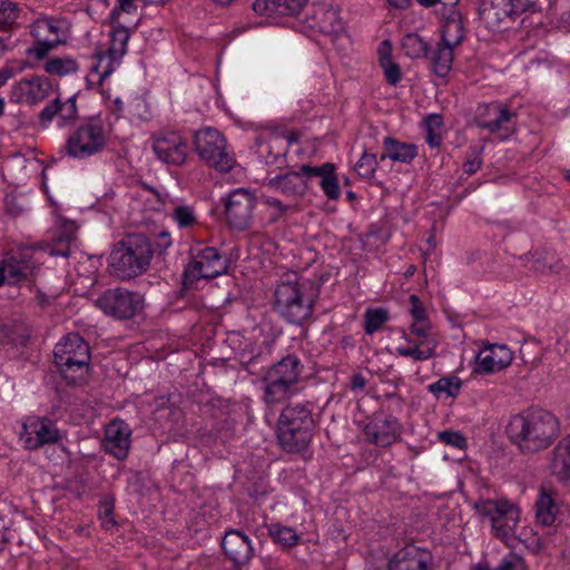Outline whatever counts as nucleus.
Here are the masks:
<instances>
[{"label":"nucleus","mask_w":570,"mask_h":570,"mask_svg":"<svg viewBox=\"0 0 570 570\" xmlns=\"http://www.w3.org/2000/svg\"><path fill=\"white\" fill-rule=\"evenodd\" d=\"M508 433L521 452L533 453L552 444L559 434V422L546 410H529L510 420Z\"/></svg>","instance_id":"1"},{"label":"nucleus","mask_w":570,"mask_h":570,"mask_svg":"<svg viewBox=\"0 0 570 570\" xmlns=\"http://www.w3.org/2000/svg\"><path fill=\"white\" fill-rule=\"evenodd\" d=\"M112 137L109 118L96 114L80 120L68 134L63 151L76 160H86L102 154Z\"/></svg>","instance_id":"2"},{"label":"nucleus","mask_w":570,"mask_h":570,"mask_svg":"<svg viewBox=\"0 0 570 570\" xmlns=\"http://www.w3.org/2000/svg\"><path fill=\"white\" fill-rule=\"evenodd\" d=\"M153 258L149 239L142 234H130L117 242L109 255L110 273L121 279L142 274Z\"/></svg>","instance_id":"3"},{"label":"nucleus","mask_w":570,"mask_h":570,"mask_svg":"<svg viewBox=\"0 0 570 570\" xmlns=\"http://www.w3.org/2000/svg\"><path fill=\"white\" fill-rule=\"evenodd\" d=\"M275 308L289 323L299 324L313 313L316 294L308 281L288 279L275 289Z\"/></svg>","instance_id":"4"},{"label":"nucleus","mask_w":570,"mask_h":570,"mask_svg":"<svg viewBox=\"0 0 570 570\" xmlns=\"http://www.w3.org/2000/svg\"><path fill=\"white\" fill-rule=\"evenodd\" d=\"M53 363L67 383L78 384L89 372L88 344L79 334H67L55 346Z\"/></svg>","instance_id":"5"},{"label":"nucleus","mask_w":570,"mask_h":570,"mask_svg":"<svg viewBox=\"0 0 570 570\" xmlns=\"http://www.w3.org/2000/svg\"><path fill=\"white\" fill-rule=\"evenodd\" d=\"M313 420L308 406L297 403L283 409L278 425L277 439L287 452L303 451L312 439Z\"/></svg>","instance_id":"6"},{"label":"nucleus","mask_w":570,"mask_h":570,"mask_svg":"<svg viewBox=\"0 0 570 570\" xmlns=\"http://www.w3.org/2000/svg\"><path fill=\"white\" fill-rule=\"evenodd\" d=\"M303 365L295 355H287L272 365L263 377L264 401L278 403L297 391Z\"/></svg>","instance_id":"7"},{"label":"nucleus","mask_w":570,"mask_h":570,"mask_svg":"<svg viewBox=\"0 0 570 570\" xmlns=\"http://www.w3.org/2000/svg\"><path fill=\"white\" fill-rule=\"evenodd\" d=\"M476 513L488 520L497 538L509 542L520 521V510L507 499H485L474 503Z\"/></svg>","instance_id":"8"},{"label":"nucleus","mask_w":570,"mask_h":570,"mask_svg":"<svg viewBox=\"0 0 570 570\" xmlns=\"http://www.w3.org/2000/svg\"><path fill=\"white\" fill-rule=\"evenodd\" d=\"M36 40L28 53L36 59H43L51 50L65 45L70 37V23L65 18L43 16L30 26Z\"/></svg>","instance_id":"9"},{"label":"nucleus","mask_w":570,"mask_h":570,"mask_svg":"<svg viewBox=\"0 0 570 570\" xmlns=\"http://www.w3.org/2000/svg\"><path fill=\"white\" fill-rule=\"evenodd\" d=\"M403 338L407 345L397 346V355L414 361H426L435 355L439 340L430 318L410 322L409 333H404Z\"/></svg>","instance_id":"10"},{"label":"nucleus","mask_w":570,"mask_h":570,"mask_svg":"<svg viewBox=\"0 0 570 570\" xmlns=\"http://www.w3.org/2000/svg\"><path fill=\"white\" fill-rule=\"evenodd\" d=\"M195 149L198 156L215 169L226 173L229 171L235 159L226 148L225 137L210 127H205L195 132Z\"/></svg>","instance_id":"11"},{"label":"nucleus","mask_w":570,"mask_h":570,"mask_svg":"<svg viewBox=\"0 0 570 570\" xmlns=\"http://www.w3.org/2000/svg\"><path fill=\"white\" fill-rule=\"evenodd\" d=\"M227 224L237 230H246L254 218L257 204L255 193L248 188H235L222 198Z\"/></svg>","instance_id":"12"},{"label":"nucleus","mask_w":570,"mask_h":570,"mask_svg":"<svg viewBox=\"0 0 570 570\" xmlns=\"http://www.w3.org/2000/svg\"><path fill=\"white\" fill-rule=\"evenodd\" d=\"M96 306L108 316L127 320L142 311L144 297L138 292L117 287L100 294L96 299Z\"/></svg>","instance_id":"13"},{"label":"nucleus","mask_w":570,"mask_h":570,"mask_svg":"<svg viewBox=\"0 0 570 570\" xmlns=\"http://www.w3.org/2000/svg\"><path fill=\"white\" fill-rule=\"evenodd\" d=\"M227 269V258L215 247L206 246L191 249V259L186 266L184 275L187 283H194L202 278L220 276Z\"/></svg>","instance_id":"14"},{"label":"nucleus","mask_w":570,"mask_h":570,"mask_svg":"<svg viewBox=\"0 0 570 570\" xmlns=\"http://www.w3.org/2000/svg\"><path fill=\"white\" fill-rule=\"evenodd\" d=\"M40 246L18 248L8 253L0 262V286L3 284L17 285L27 281L38 266L35 258Z\"/></svg>","instance_id":"15"},{"label":"nucleus","mask_w":570,"mask_h":570,"mask_svg":"<svg viewBox=\"0 0 570 570\" xmlns=\"http://www.w3.org/2000/svg\"><path fill=\"white\" fill-rule=\"evenodd\" d=\"M149 202L153 203L154 210L165 212L179 229H190L199 225V215L193 204L159 193H153Z\"/></svg>","instance_id":"16"},{"label":"nucleus","mask_w":570,"mask_h":570,"mask_svg":"<svg viewBox=\"0 0 570 570\" xmlns=\"http://www.w3.org/2000/svg\"><path fill=\"white\" fill-rule=\"evenodd\" d=\"M515 114L505 105L500 102L479 105L475 114L478 127L488 130L490 134H500L505 138L513 129Z\"/></svg>","instance_id":"17"},{"label":"nucleus","mask_w":570,"mask_h":570,"mask_svg":"<svg viewBox=\"0 0 570 570\" xmlns=\"http://www.w3.org/2000/svg\"><path fill=\"white\" fill-rule=\"evenodd\" d=\"M22 428L20 440L28 450H37L46 444L57 443L61 438L56 423L47 417L28 416Z\"/></svg>","instance_id":"18"},{"label":"nucleus","mask_w":570,"mask_h":570,"mask_svg":"<svg viewBox=\"0 0 570 570\" xmlns=\"http://www.w3.org/2000/svg\"><path fill=\"white\" fill-rule=\"evenodd\" d=\"M153 150L164 164L179 166L188 156V144L178 132L168 131L154 138Z\"/></svg>","instance_id":"19"},{"label":"nucleus","mask_w":570,"mask_h":570,"mask_svg":"<svg viewBox=\"0 0 570 570\" xmlns=\"http://www.w3.org/2000/svg\"><path fill=\"white\" fill-rule=\"evenodd\" d=\"M52 90L51 81L43 76H33L14 83L10 99L17 104L35 105L49 96Z\"/></svg>","instance_id":"20"},{"label":"nucleus","mask_w":570,"mask_h":570,"mask_svg":"<svg viewBox=\"0 0 570 570\" xmlns=\"http://www.w3.org/2000/svg\"><path fill=\"white\" fill-rule=\"evenodd\" d=\"M102 446L105 452L122 461L131 446V429L122 420H112L105 428Z\"/></svg>","instance_id":"21"},{"label":"nucleus","mask_w":570,"mask_h":570,"mask_svg":"<svg viewBox=\"0 0 570 570\" xmlns=\"http://www.w3.org/2000/svg\"><path fill=\"white\" fill-rule=\"evenodd\" d=\"M513 361V352L504 344H487L475 358V372L490 374L508 367Z\"/></svg>","instance_id":"22"},{"label":"nucleus","mask_w":570,"mask_h":570,"mask_svg":"<svg viewBox=\"0 0 570 570\" xmlns=\"http://www.w3.org/2000/svg\"><path fill=\"white\" fill-rule=\"evenodd\" d=\"M364 434L368 442L377 446H389L399 439L401 426L392 416H376L366 424Z\"/></svg>","instance_id":"23"},{"label":"nucleus","mask_w":570,"mask_h":570,"mask_svg":"<svg viewBox=\"0 0 570 570\" xmlns=\"http://www.w3.org/2000/svg\"><path fill=\"white\" fill-rule=\"evenodd\" d=\"M307 24L321 33L337 37L344 31V21L338 11L326 4H318L313 8V17Z\"/></svg>","instance_id":"24"},{"label":"nucleus","mask_w":570,"mask_h":570,"mask_svg":"<svg viewBox=\"0 0 570 570\" xmlns=\"http://www.w3.org/2000/svg\"><path fill=\"white\" fill-rule=\"evenodd\" d=\"M431 556L416 546H406L389 561V570H429Z\"/></svg>","instance_id":"25"},{"label":"nucleus","mask_w":570,"mask_h":570,"mask_svg":"<svg viewBox=\"0 0 570 570\" xmlns=\"http://www.w3.org/2000/svg\"><path fill=\"white\" fill-rule=\"evenodd\" d=\"M222 548L235 564L246 563L254 552L250 540L239 530L226 531L222 540Z\"/></svg>","instance_id":"26"},{"label":"nucleus","mask_w":570,"mask_h":570,"mask_svg":"<svg viewBox=\"0 0 570 570\" xmlns=\"http://www.w3.org/2000/svg\"><path fill=\"white\" fill-rule=\"evenodd\" d=\"M557 492L550 488L541 487L534 502L535 522L542 527L554 525L560 508L557 502Z\"/></svg>","instance_id":"27"},{"label":"nucleus","mask_w":570,"mask_h":570,"mask_svg":"<svg viewBox=\"0 0 570 570\" xmlns=\"http://www.w3.org/2000/svg\"><path fill=\"white\" fill-rule=\"evenodd\" d=\"M302 173L306 178H320V187L330 200H336L341 196V187L333 164L326 163L322 166L303 165Z\"/></svg>","instance_id":"28"},{"label":"nucleus","mask_w":570,"mask_h":570,"mask_svg":"<svg viewBox=\"0 0 570 570\" xmlns=\"http://www.w3.org/2000/svg\"><path fill=\"white\" fill-rule=\"evenodd\" d=\"M306 4V0H255L253 10L267 18L279 16H295Z\"/></svg>","instance_id":"29"},{"label":"nucleus","mask_w":570,"mask_h":570,"mask_svg":"<svg viewBox=\"0 0 570 570\" xmlns=\"http://www.w3.org/2000/svg\"><path fill=\"white\" fill-rule=\"evenodd\" d=\"M305 175L301 171H289L284 175H277L272 178H267L265 185L286 196L296 197L305 193L307 188Z\"/></svg>","instance_id":"30"},{"label":"nucleus","mask_w":570,"mask_h":570,"mask_svg":"<svg viewBox=\"0 0 570 570\" xmlns=\"http://www.w3.org/2000/svg\"><path fill=\"white\" fill-rule=\"evenodd\" d=\"M550 470L559 481H570V434L561 439L553 448Z\"/></svg>","instance_id":"31"},{"label":"nucleus","mask_w":570,"mask_h":570,"mask_svg":"<svg viewBox=\"0 0 570 570\" xmlns=\"http://www.w3.org/2000/svg\"><path fill=\"white\" fill-rule=\"evenodd\" d=\"M384 153L380 160L391 159L395 163L410 164L417 156V147L411 142L396 140L392 137H385L383 140Z\"/></svg>","instance_id":"32"},{"label":"nucleus","mask_w":570,"mask_h":570,"mask_svg":"<svg viewBox=\"0 0 570 570\" xmlns=\"http://www.w3.org/2000/svg\"><path fill=\"white\" fill-rule=\"evenodd\" d=\"M379 63L386 82L396 86L402 79V71L399 63L392 58V46L389 40H384L379 46Z\"/></svg>","instance_id":"33"},{"label":"nucleus","mask_w":570,"mask_h":570,"mask_svg":"<svg viewBox=\"0 0 570 570\" xmlns=\"http://www.w3.org/2000/svg\"><path fill=\"white\" fill-rule=\"evenodd\" d=\"M455 47L440 41L430 52L432 70L439 77L444 78L452 69Z\"/></svg>","instance_id":"34"},{"label":"nucleus","mask_w":570,"mask_h":570,"mask_svg":"<svg viewBox=\"0 0 570 570\" xmlns=\"http://www.w3.org/2000/svg\"><path fill=\"white\" fill-rule=\"evenodd\" d=\"M464 39V23L459 11H452L443 21L441 41L458 47Z\"/></svg>","instance_id":"35"},{"label":"nucleus","mask_w":570,"mask_h":570,"mask_svg":"<svg viewBox=\"0 0 570 570\" xmlns=\"http://www.w3.org/2000/svg\"><path fill=\"white\" fill-rule=\"evenodd\" d=\"M122 59L119 56L108 51H99L96 53V62L91 66V73L98 76V83L112 75L116 69L121 65Z\"/></svg>","instance_id":"36"},{"label":"nucleus","mask_w":570,"mask_h":570,"mask_svg":"<svg viewBox=\"0 0 570 570\" xmlns=\"http://www.w3.org/2000/svg\"><path fill=\"white\" fill-rule=\"evenodd\" d=\"M257 148L259 156L265 157L266 163H275L286 154L283 139L278 134H271L267 138H259L257 140Z\"/></svg>","instance_id":"37"},{"label":"nucleus","mask_w":570,"mask_h":570,"mask_svg":"<svg viewBox=\"0 0 570 570\" xmlns=\"http://www.w3.org/2000/svg\"><path fill=\"white\" fill-rule=\"evenodd\" d=\"M268 534L273 541L283 549H289L298 544L299 534L292 527L275 522L267 525Z\"/></svg>","instance_id":"38"},{"label":"nucleus","mask_w":570,"mask_h":570,"mask_svg":"<svg viewBox=\"0 0 570 570\" xmlns=\"http://www.w3.org/2000/svg\"><path fill=\"white\" fill-rule=\"evenodd\" d=\"M42 68L48 75L66 77L77 73L79 65L76 59L65 56L48 59Z\"/></svg>","instance_id":"39"},{"label":"nucleus","mask_w":570,"mask_h":570,"mask_svg":"<svg viewBox=\"0 0 570 570\" xmlns=\"http://www.w3.org/2000/svg\"><path fill=\"white\" fill-rule=\"evenodd\" d=\"M520 13L509 1L493 0L489 7H484L482 14L488 23H500L505 18Z\"/></svg>","instance_id":"40"},{"label":"nucleus","mask_w":570,"mask_h":570,"mask_svg":"<svg viewBox=\"0 0 570 570\" xmlns=\"http://www.w3.org/2000/svg\"><path fill=\"white\" fill-rule=\"evenodd\" d=\"M404 55L411 59H420L428 56L429 45L417 33H407L401 40Z\"/></svg>","instance_id":"41"},{"label":"nucleus","mask_w":570,"mask_h":570,"mask_svg":"<svg viewBox=\"0 0 570 570\" xmlns=\"http://www.w3.org/2000/svg\"><path fill=\"white\" fill-rule=\"evenodd\" d=\"M462 387V380L456 375L443 376L428 386L435 396L455 397Z\"/></svg>","instance_id":"42"},{"label":"nucleus","mask_w":570,"mask_h":570,"mask_svg":"<svg viewBox=\"0 0 570 570\" xmlns=\"http://www.w3.org/2000/svg\"><path fill=\"white\" fill-rule=\"evenodd\" d=\"M425 141L431 148H436L442 141L443 119L438 114L425 117Z\"/></svg>","instance_id":"43"},{"label":"nucleus","mask_w":570,"mask_h":570,"mask_svg":"<svg viewBox=\"0 0 570 570\" xmlns=\"http://www.w3.org/2000/svg\"><path fill=\"white\" fill-rule=\"evenodd\" d=\"M65 235L58 239L56 246H46L43 249L50 256L68 257L70 254V243L73 239L77 226L73 222H68L63 226Z\"/></svg>","instance_id":"44"},{"label":"nucleus","mask_w":570,"mask_h":570,"mask_svg":"<svg viewBox=\"0 0 570 570\" xmlns=\"http://www.w3.org/2000/svg\"><path fill=\"white\" fill-rule=\"evenodd\" d=\"M129 37L130 31L128 28L124 26L114 27L110 33V45L106 51L119 56V58L122 59L128 49Z\"/></svg>","instance_id":"45"},{"label":"nucleus","mask_w":570,"mask_h":570,"mask_svg":"<svg viewBox=\"0 0 570 570\" xmlns=\"http://www.w3.org/2000/svg\"><path fill=\"white\" fill-rule=\"evenodd\" d=\"M0 337L3 343L17 344L22 342L23 326L16 321H8L0 324Z\"/></svg>","instance_id":"46"},{"label":"nucleus","mask_w":570,"mask_h":570,"mask_svg":"<svg viewBox=\"0 0 570 570\" xmlns=\"http://www.w3.org/2000/svg\"><path fill=\"white\" fill-rule=\"evenodd\" d=\"M20 7L11 1H3L0 3V28H11L18 23L20 16Z\"/></svg>","instance_id":"47"},{"label":"nucleus","mask_w":570,"mask_h":570,"mask_svg":"<svg viewBox=\"0 0 570 570\" xmlns=\"http://www.w3.org/2000/svg\"><path fill=\"white\" fill-rule=\"evenodd\" d=\"M389 314L383 308L367 309L364 316V331L366 334L376 332L386 321Z\"/></svg>","instance_id":"48"},{"label":"nucleus","mask_w":570,"mask_h":570,"mask_svg":"<svg viewBox=\"0 0 570 570\" xmlns=\"http://www.w3.org/2000/svg\"><path fill=\"white\" fill-rule=\"evenodd\" d=\"M377 168V158L374 154L364 151L361 158L355 164L356 174L364 178L370 179L374 176Z\"/></svg>","instance_id":"49"},{"label":"nucleus","mask_w":570,"mask_h":570,"mask_svg":"<svg viewBox=\"0 0 570 570\" xmlns=\"http://www.w3.org/2000/svg\"><path fill=\"white\" fill-rule=\"evenodd\" d=\"M77 112L76 96H71L65 101L59 99L58 119L60 120V127L73 120L77 117Z\"/></svg>","instance_id":"50"},{"label":"nucleus","mask_w":570,"mask_h":570,"mask_svg":"<svg viewBox=\"0 0 570 570\" xmlns=\"http://www.w3.org/2000/svg\"><path fill=\"white\" fill-rule=\"evenodd\" d=\"M482 148L478 146L470 147L468 157L463 163V171L468 175L476 173L482 166Z\"/></svg>","instance_id":"51"},{"label":"nucleus","mask_w":570,"mask_h":570,"mask_svg":"<svg viewBox=\"0 0 570 570\" xmlns=\"http://www.w3.org/2000/svg\"><path fill=\"white\" fill-rule=\"evenodd\" d=\"M493 570H527V566L522 557L510 552L500 560Z\"/></svg>","instance_id":"52"},{"label":"nucleus","mask_w":570,"mask_h":570,"mask_svg":"<svg viewBox=\"0 0 570 570\" xmlns=\"http://www.w3.org/2000/svg\"><path fill=\"white\" fill-rule=\"evenodd\" d=\"M409 314L411 317V322L429 318L425 306L416 295H411L409 298Z\"/></svg>","instance_id":"53"},{"label":"nucleus","mask_w":570,"mask_h":570,"mask_svg":"<svg viewBox=\"0 0 570 570\" xmlns=\"http://www.w3.org/2000/svg\"><path fill=\"white\" fill-rule=\"evenodd\" d=\"M439 439L445 444L452 445L456 449H463L466 444L464 436L456 431H443L439 433Z\"/></svg>","instance_id":"54"},{"label":"nucleus","mask_w":570,"mask_h":570,"mask_svg":"<svg viewBox=\"0 0 570 570\" xmlns=\"http://www.w3.org/2000/svg\"><path fill=\"white\" fill-rule=\"evenodd\" d=\"M59 98L51 100L40 112L39 120L43 127H47L55 117L58 118Z\"/></svg>","instance_id":"55"},{"label":"nucleus","mask_w":570,"mask_h":570,"mask_svg":"<svg viewBox=\"0 0 570 570\" xmlns=\"http://www.w3.org/2000/svg\"><path fill=\"white\" fill-rule=\"evenodd\" d=\"M134 1L135 0H118V7L111 11L112 19H115V17L119 14L118 9L126 13H132L136 10ZM167 0H146V2L154 4H163Z\"/></svg>","instance_id":"56"},{"label":"nucleus","mask_w":570,"mask_h":570,"mask_svg":"<svg viewBox=\"0 0 570 570\" xmlns=\"http://www.w3.org/2000/svg\"><path fill=\"white\" fill-rule=\"evenodd\" d=\"M263 203L272 208H275L277 212V215L285 214L289 208V206L284 205L278 198L271 197V196L263 197Z\"/></svg>","instance_id":"57"},{"label":"nucleus","mask_w":570,"mask_h":570,"mask_svg":"<svg viewBox=\"0 0 570 570\" xmlns=\"http://www.w3.org/2000/svg\"><path fill=\"white\" fill-rule=\"evenodd\" d=\"M101 524L105 529L112 528L116 522L112 518V508L111 507H105L104 511L100 514Z\"/></svg>","instance_id":"58"},{"label":"nucleus","mask_w":570,"mask_h":570,"mask_svg":"<svg viewBox=\"0 0 570 570\" xmlns=\"http://www.w3.org/2000/svg\"><path fill=\"white\" fill-rule=\"evenodd\" d=\"M173 244L171 236L168 232L163 230L157 235L156 246L161 250L167 249Z\"/></svg>","instance_id":"59"},{"label":"nucleus","mask_w":570,"mask_h":570,"mask_svg":"<svg viewBox=\"0 0 570 570\" xmlns=\"http://www.w3.org/2000/svg\"><path fill=\"white\" fill-rule=\"evenodd\" d=\"M141 107H145V101L141 98H135L129 104V112L134 116H137L138 118H144V115L139 111Z\"/></svg>","instance_id":"60"},{"label":"nucleus","mask_w":570,"mask_h":570,"mask_svg":"<svg viewBox=\"0 0 570 570\" xmlns=\"http://www.w3.org/2000/svg\"><path fill=\"white\" fill-rule=\"evenodd\" d=\"M365 384H366V380L362 375H360V374L353 375V377L351 380V389L353 391L363 390L365 387Z\"/></svg>","instance_id":"61"},{"label":"nucleus","mask_w":570,"mask_h":570,"mask_svg":"<svg viewBox=\"0 0 570 570\" xmlns=\"http://www.w3.org/2000/svg\"><path fill=\"white\" fill-rule=\"evenodd\" d=\"M283 139V146L287 149V147L297 141V135L295 132H287L285 135H279Z\"/></svg>","instance_id":"62"},{"label":"nucleus","mask_w":570,"mask_h":570,"mask_svg":"<svg viewBox=\"0 0 570 570\" xmlns=\"http://www.w3.org/2000/svg\"><path fill=\"white\" fill-rule=\"evenodd\" d=\"M387 2L391 7L400 10H404L411 4V0H387Z\"/></svg>","instance_id":"63"},{"label":"nucleus","mask_w":570,"mask_h":570,"mask_svg":"<svg viewBox=\"0 0 570 570\" xmlns=\"http://www.w3.org/2000/svg\"><path fill=\"white\" fill-rule=\"evenodd\" d=\"M12 70L9 68H3L0 70V87L3 86L11 77Z\"/></svg>","instance_id":"64"}]
</instances>
